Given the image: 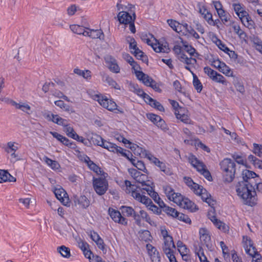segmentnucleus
I'll return each instance as SVG.
<instances>
[{
    "label": "nucleus",
    "instance_id": "54",
    "mask_svg": "<svg viewBox=\"0 0 262 262\" xmlns=\"http://www.w3.org/2000/svg\"><path fill=\"white\" fill-rule=\"evenodd\" d=\"M204 72L212 80L213 79L215 75H216L217 74L216 71L213 70V69L207 66L204 68Z\"/></svg>",
    "mask_w": 262,
    "mask_h": 262
},
{
    "label": "nucleus",
    "instance_id": "46",
    "mask_svg": "<svg viewBox=\"0 0 262 262\" xmlns=\"http://www.w3.org/2000/svg\"><path fill=\"white\" fill-rule=\"evenodd\" d=\"M51 94L52 95L54 96L55 97L58 98H62L64 100L69 102L70 99L69 98L64 95L62 92L60 91L59 90H51Z\"/></svg>",
    "mask_w": 262,
    "mask_h": 262
},
{
    "label": "nucleus",
    "instance_id": "13",
    "mask_svg": "<svg viewBox=\"0 0 262 262\" xmlns=\"http://www.w3.org/2000/svg\"><path fill=\"white\" fill-rule=\"evenodd\" d=\"M128 172L132 177L137 182L141 183L142 186L146 185V181L147 179V174H142L134 168L129 169Z\"/></svg>",
    "mask_w": 262,
    "mask_h": 262
},
{
    "label": "nucleus",
    "instance_id": "58",
    "mask_svg": "<svg viewBox=\"0 0 262 262\" xmlns=\"http://www.w3.org/2000/svg\"><path fill=\"white\" fill-rule=\"evenodd\" d=\"M54 86H55V83H53V82H46L42 86V90L45 93H47L49 91L51 92V90H53L52 89V88H54Z\"/></svg>",
    "mask_w": 262,
    "mask_h": 262
},
{
    "label": "nucleus",
    "instance_id": "23",
    "mask_svg": "<svg viewBox=\"0 0 262 262\" xmlns=\"http://www.w3.org/2000/svg\"><path fill=\"white\" fill-rule=\"evenodd\" d=\"M175 248V245L173 241L172 237H168L167 239H164V245L163 246V250L165 254L173 251V249Z\"/></svg>",
    "mask_w": 262,
    "mask_h": 262
},
{
    "label": "nucleus",
    "instance_id": "9",
    "mask_svg": "<svg viewBox=\"0 0 262 262\" xmlns=\"http://www.w3.org/2000/svg\"><path fill=\"white\" fill-rule=\"evenodd\" d=\"M104 145H103L102 147L107 149L111 152L120 153L123 156L127 158H129V156H133L132 154L129 151H127V153L124 152L123 151L124 149L123 148L118 146L115 144L108 142L106 140L104 142Z\"/></svg>",
    "mask_w": 262,
    "mask_h": 262
},
{
    "label": "nucleus",
    "instance_id": "15",
    "mask_svg": "<svg viewBox=\"0 0 262 262\" xmlns=\"http://www.w3.org/2000/svg\"><path fill=\"white\" fill-rule=\"evenodd\" d=\"M73 201L75 205H79L82 209L87 208L90 205V201L85 195H74Z\"/></svg>",
    "mask_w": 262,
    "mask_h": 262
},
{
    "label": "nucleus",
    "instance_id": "55",
    "mask_svg": "<svg viewBox=\"0 0 262 262\" xmlns=\"http://www.w3.org/2000/svg\"><path fill=\"white\" fill-rule=\"evenodd\" d=\"M173 86L175 90H177L178 92L182 94L185 96H187V93L183 90L181 84L179 80H175L173 83Z\"/></svg>",
    "mask_w": 262,
    "mask_h": 262
},
{
    "label": "nucleus",
    "instance_id": "49",
    "mask_svg": "<svg viewBox=\"0 0 262 262\" xmlns=\"http://www.w3.org/2000/svg\"><path fill=\"white\" fill-rule=\"evenodd\" d=\"M136 150V153H135V154H137V155H139L141 158H144L147 159V157L145 155L146 154H148V153L152 154L149 150H146V149L141 147H139V146H138Z\"/></svg>",
    "mask_w": 262,
    "mask_h": 262
},
{
    "label": "nucleus",
    "instance_id": "35",
    "mask_svg": "<svg viewBox=\"0 0 262 262\" xmlns=\"http://www.w3.org/2000/svg\"><path fill=\"white\" fill-rule=\"evenodd\" d=\"M132 53L138 59L141 60L143 62H147L148 58L146 55L144 54V53L140 49H136V51L134 52L131 51Z\"/></svg>",
    "mask_w": 262,
    "mask_h": 262
},
{
    "label": "nucleus",
    "instance_id": "36",
    "mask_svg": "<svg viewBox=\"0 0 262 262\" xmlns=\"http://www.w3.org/2000/svg\"><path fill=\"white\" fill-rule=\"evenodd\" d=\"M57 251L63 257L68 258L71 256L70 248L64 245L58 247L57 248Z\"/></svg>",
    "mask_w": 262,
    "mask_h": 262
},
{
    "label": "nucleus",
    "instance_id": "41",
    "mask_svg": "<svg viewBox=\"0 0 262 262\" xmlns=\"http://www.w3.org/2000/svg\"><path fill=\"white\" fill-rule=\"evenodd\" d=\"M12 104L16 108L19 109L25 113L29 114V111L30 110L31 107L28 104L24 103H17L14 101L13 102Z\"/></svg>",
    "mask_w": 262,
    "mask_h": 262
},
{
    "label": "nucleus",
    "instance_id": "22",
    "mask_svg": "<svg viewBox=\"0 0 262 262\" xmlns=\"http://www.w3.org/2000/svg\"><path fill=\"white\" fill-rule=\"evenodd\" d=\"M174 114L177 119L180 120L183 123L186 124H193V121L191 120L188 115L182 113L178 110L174 111Z\"/></svg>",
    "mask_w": 262,
    "mask_h": 262
},
{
    "label": "nucleus",
    "instance_id": "32",
    "mask_svg": "<svg viewBox=\"0 0 262 262\" xmlns=\"http://www.w3.org/2000/svg\"><path fill=\"white\" fill-rule=\"evenodd\" d=\"M108 69L111 72L114 73H119L120 72V68L115 59L111 58L110 60L108 62Z\"/></svg>",
    "mask_w": 262,
    "mask_h": 262
},
{
    "label": "nucleus",
    "instance_id": "11",
    "mask_svg": "<svg viewBox=\"0 0 262 262\" xmlns=\"http://www.w3.org/2000/svg\"><path fill=\"white\" fill-rule=\"evenodd\" d=\"M243 244L246 253L252 257H254L257 251L251 238L247 236H243Z\"/></svg>",
    "mask_w": 262,
    "mask_h": 262
},
{
    "label": "nucleus",
    "instance_id": "50",
    "mask_svg": "<svg viewBox=\"0 0 262 262\" xmlns=\"http://www.w3.org/2000/svg\"><path fill=\"white\" fill-rule=\"evenodd\" d=\"M177 215H176L175 218H177L180 221H183V222L187 224H190L191 223V220L190 219L188 216V215L179 212L178 211V213L177 214Z\"/></svg>",
    "mask_w": 262,
    "mask_h": 262
},
{
    "label": "nucleus",
    "instance_id": "17",
    "mask_svg": "<svg viewBox=\"0 0 262 262\" xmlns=\"http://www.w3.org/2000/svg\"><path fill=\"white\" fill-rule=\"evenodd\" d=\"M118 20L120 24L128 25L132 22V20L136 19V17L132 16L131 14L125 11H122L117 14Z\"/></svg>",
    "mask_w": 262,
    "mask_h": 262
},
{
    "label": "nucleus",
    "instance_id": "4",
    "mask_svg": "<svg viewBox=\"0 0 262 262\" xmlns=\"http://www.w3.org/2000/svg\"><path fill=\"white\" fill-rule=\"evenodd\" d=\"M124 184L126 187L125 192L131 194V195L137 201L148 206L152 203V201L148 197L140 194V188L137 186L132 184L128 180H125Z\"/></svg>",
    "mask_w": 262,
    "mask_h": 262
},
{
    "label": "nucleus",
    "instance_id": "30",
    "mask_svg": "<svg viewBox=\"0 0 262 262\" xmlns=\"http://www.w3.org/2000/svg\"><path fill=\"white\" fill-rule=\"evenodd\" d=\"M179 59L181 62L185 63L187 65H194L197 62L195 58H192V56L188 57L185 53H183L181 56H179Z\"/></svg>",
    "mask_w": 262,
    "mask_h": 262
},
{
    "label": "nucleus",
    "instance_id": "29",
    "mask_svg": "<svg viewBox=\"0 0 262 262\" xmlns=\"http://www.w3.org/2000/svg\"><path fill=\"white\" fill-rule=\"evenodd\" d=\"M90 142L95 145L100 146L103 147L105 141L100 136L95 134H93L90 138Z\"/></svg>",
    "mask_w": 262,
    "mask_h": 262
},
{
    "label": "nucleus",
    "instance_id": "56",
    "mask_svg": "<svg viewBox=\"0 0 262 262\" xmlns=\"http://www.w3.org/2000/svg\"><path fill=\"white\" fill-rule=\"evenodd\" d=\"M147 118L156 125L159 122L160 116L152 113H149L147 114Z\"/></svg>",
    "mask_w": 262,
    "mask_h": 262
},
{
    "label": "nucleus",
    "instance_id": "14",
    "mask_svg": "<svg viewBox=\"0 0 262 262\" xmlns=\"http://www.w3.org/2000/svg\"><path fill=\"white\" fill-rule=\"evenodd\" d=\"M54 193L56 198L64 205L69 206V199L67 193L62 187L56 188Z\"/></svg>",
    "mask_w": 262,
    "mask_h": 262
},
{
    "label": "nucleus",
    "instance_id": "21",
    "mask_svg": "<svg viewBox=\"0 0 262 262\" xmlns=\"http://www.w3.org/2000/svg\"><path fill=\"white\" fill-rule=\"evenodd\" d=\"M199 234L200 240L208 246L211 241L208 230L205 228H201L199 230Z\"/></svg>",
    "mask_w": 262,
    "mask_h": 262
},
{
    "label": "nucleus",
    "instance_id": "27",
    "mask_svg": "<svg viewBox=\"0 0 262 262\" xmlns=\"http://www.w3.org/2000/svg\"><path fill=\"white\" fill-rule=\"evenodd\" d=\"M199 195L201 196L202 200L206 202L210 206L212 207L215 205V201L211 198L210 194L205 189L203 190L202 193Z\"/></svg>",
    "mask_w": 262,
    "mask_h": 262
},
{
    "label": "nucleus",
    "instance_id": "24",
    "mask_svg": "<svg viewBox=\"0 0 262 262\" xmlns=\"http://www.w3.org/2000/svg\"><path fill=\"white\" fill-rule=\"evenodd\" d=\"M181 207L190 210L192 212L196 211L199 210L197 206L188 198H185L182 205L180 206Z\"/></svg>",
    "mask_w": 262,
    "mask_h": 262
},
{
    "label": "nucleus",
    "instance_id": "25",
    "mask_svg": "<svg viewBox=\"0 0 262 262\" xmlns=\"http://www.w3.org/2000/svg\"><path fill=\"white\" fill-rule=\"evenodd\" d=\"M9 182H15L16 178L12 176L7 170L0 169V183Z\"/></svg>",
    "mask_w": 262,
    "mask_h": 262
},
{
    "label": "nucleus",
    "instance_id": "12",
    "mask_svg": "<svg viewBox=\"0 0 262 262\" xmlns=\"http://www.w3.org/2000/svg\"><path fill=\"white\" fill-rule=\"evenodd\" d=\"M146 249L151 262H161L160 253L155 247L150 244H147Z\"/></svg>",
    "mask_w": 262,
    "mask_h": 262
},
{
    "label": "nucleus",
    "instance_id": "33",
    "mask_svg": "<svg viewBox=\"0 0 262 262\" xmlns=\"http://www.w3.org/2000/svg\"><path fill=\"white\" fill-rule=\"evenodd\" d=\"M71 30L74 33L83 35L85 36V33L86 30H85L83 26L78 25H72L70 26Z\"/></svg>",
    "mask_w": 262,
    "mask_h": 262
},
{
    "label": "nucleus",
    "instance_id": "47",
    "mask_svg": "<svg viewBox=\"0 0 262 262\" xmlns=\"http://www.w3.org/2000/svg\"><path fill=\"white\" fill-rule=\"evenodd\" d=\"M234 32L238 35L240 38L245 39L247 37L246 33L241 29L239 26L234 25L233 27Z\"/></svg>",
    "mask_w": 262,
    "mask_h": 262
},
{
    "label": "nucleus",
    "instance_id": "60",
    "mask_svg": "<svg viewBox=\"0 0 262 262\" xmlns=\"http://www.w3.org/2000/svg\"><path fill=\"white\" fill-rule=\"evenodd\" d=\"M190 189L197 195L202 193L203 190L205 189L202 186L196 183H195V185H194Z\"/></svg>",
    "mask_w": 262,
    "mask_h": 262
},
{
    "label": "nucleus",
    "instance_id": "61",
    "mask_svg": "<svg viewBox=\"0 0 262 262\" xmlns=\"http://www.w3.org/2000/svg\"><path fill=\"white\" fill-rule=\"evenodd\" d=\"M148 208L149 210H151L156 214L159 215L161 213V208L154 204L152 202L148 206Z\"/></svg>",
    "mask_w": 262,
    "mask_h": 262
},
{
    "label": "nucleus",
    "instance_id": "1",
    "mask_svg": "<svg viewBox=\"0 0 262 262\" xmlns=\"http://www.w3.org/2000/svg\"><path fill=\"white\" fill-rule=\"evenodd\" d=\"M242 175L243 180L236 184V191L245 204L253 206L257 201L255 186H256L257 192L262 193V183L259 181V176L253 171L244 169Z\"/></svg>",
    "mask_w": 262,
    "mask_h": 262
},
{
    "label": "nucleus",
    "instance_id": "20",
    "mask_svg": "<svg viewBox=\"0 0 262 262\" xmlns=\"http://www.w3.org/2000/svg\"><path fill=\"white\" fill-rule=\"evenodd\" d=\"M199 12L208 24L212 23V14L205 6H200Z\"/></svg>",
    "mask_w": 262,
    "mask_h": 262
},
{
    "label": "nucleus",
    "instance_id": "37",
    "mask_svg": "<svg viewBox=\"0 0 262 262\" xmlns=\"http://www.w3.org/2000/svg\"><path fill=\"white\" fill-rule=\"evenodd\" d=\"M193 75V85L198 93H200L203 89V85L197 76L192 72Z\"/></svg>",
    "mask_w": 262,
    "mask_h": 262
},
{
    "label": "nucleus",
    "instance_id": "42",
    "mask_svg": "<svg viewBox=\"0 0 262 262\" xmlns=\"http://www.w3.org/2000/svg\"><path fill=\"white\" fill-rule=\"evenodd\" d=\"M120 209L121 210L123 216L126 215L127 216H132L135 212L132 207L122 206L120 208Z\"/></svg>",
    "mask_w": 262,
    "mask_h": 262
},
{
    "label": "nucleus",
    "instance_id": "2",
    "mask_svg": "<svg viewBox=\"0 0 262 262\" xmlns=\"http://www.w3.org/2000/svg\"><path fill=\"white\" fill-rule=\"evenodd\" d=\"M92 97L93 100L97 101L102 107L110 112L115 113H124L122 108L118 107L116 102L112 98H108L105 95L98 93L93 95Z\"/></svg>",
    "mask_w": 262,
    "mask_h": 262
},
{
    "label": "nucleus",
    "instance_id": "43",
    "mask_svg": "<svg viewBox=\"0 0 262 262\" xmlns=\"http://www.w3.org/2000/svg\"><path fill=\"white\" fill-rule=\"evenodd\" d=\"M163 189L168 199L169 200H171V198L175 193L173 189L170 185H166L163 186Z\"/></svg>",
    "mask_w": 262,
    "mask_h": 262
},
{
    "label": "nucleus",
    "instance_id": "7",
    "mask_svg": "<svg viewBox=\"0 0 262 262\" xmlns=\"http://www.w3.org/2000/svg\"><path fill=\"white\" fill-rule=\"evenodd\" d=\"M145 155L147 157V159L150 162L157 166L160 171L163 172L165 175L170 176L173 174L172 171L170 167H167L164 162L161 161L152 154H146Z\"/></svg>",
    "mask_w": 262,
    "mask_h": 262
},
{
    "label": "nucleus",
    "instance_id": "3",
    "mask_svg": "<svg viewBox=\"0 0 262 262\" xmlns=\"http://www.w3.org/2000/svg\"><path fill=\"white\" fill-rule=\"evenodd\" d=\"M220 166L223 173L225 182L230 183L233 181L235 174L236 163L229 158L224 159L221 163Z\"/></svg>",
    "mask_w": 262,
    "mask_h": 262
},
{
    "label": "nucleus",
    "instance_id": "44",
    "mask_svg": "<svg viewBox=\"0 0 262 262\" xmlns=\"http://www.w3.org/2000/svg\"><path fill=\"white\" fill-rule=\"evenodd\" d=\"M139 213L142 219L145 220L149 225H150L151 226L156 225L155 223L151 219L150 217L146 211H145L143 210H140Z\"/></svg>",
    "mask_w": 262,
    "mask_h": 262
},
{
    "label": "nucleus",
    "instance_id": "39",
    "mask_svg": "<svg viewBox=\"0 0 262 262\" xmlns=\"http://www.w3.org/2000/svg\"><path fill=\"white\" fill-rule=\"evenodd\" d=\"M248 160L251 162L255 167H257L260 169L262 168V161L257 159L256 157L252 155H250L248 157Z\"/></svg>",
    "mask_w": 262,
    "mask_h": 262
},
{
    "label": "nucleus",
    "instance_id": "6",
    "mask_svg": "<svg viewBox=\"0 0 262 262\" xmlns=\"http://www.w3.org/2000/svg\"><path fill=\"white\" fill-rule=\"evenodd\" d=\"M189 160L190 164L198 172L202 174L207 180L209 181L212 180L211 173L206 168V166L203 162L199 160L194 155H191Z\"/></svg>",
    "mask_w": 262,
    "mask_h": 262
},
{
    "label": "nucleus",
    "instance_id": "31",
    "mask_svg": "<svg viewBox=\"0 0 262 262\" xmlns=\"http://www.w3.org/2000/svg\"><path fill=\"white\" fill-rule=\"evenodd\" d=\"M103 80L106 82L108 85L112 88L116 90H120V86L119 85L112 77L109 76L108 75H104L103 76Z\"/></svg>",
    "mask_w": 262,
    "mask_h": 262
},
{
    "label": "nucleus",
    "instance_id": "18",
    "mask_svg": "<svg viewBox=\"0 0 262 262\" xmlns=\"http://www.w3.org/2000/svg\"><path fill=\"white\" fill-rule=\"evenodd\" d=\"M132 156H129V158H127L132 163V164L135 166L138 169L142 171L145 173L148 174V171L146 169L144 163L138 159H137L136 157L133 158Z\"/></svg>",
    "mask_w": 262,
    "mask_h": 262
},
{
    "label": "nucleus",
    "instance_id": "45",
    "mask_svg": "<svg viewBox=\"0 0 262 262\" xmlns=\"http://www.w3.org/2000/svg\"><path fill=\"white\" fill-rule=\"evenodd\" d=\"M212 80L214 82L222 83V84L227 86L228 82L226 80L225 78L221 74L217 72L216 75H215Z\"/></svg>",
    "mask_w": 262,
    "mask_h": 262
},
{
    "label": "nucleus",
    "instance_id": "52",
    "mask_svg": "<svg viewBox=\"0 0 262 262\" xmlns=\"http://www.w3.org/2000/svg\"><path fill=\"white\" fill-rule=\"evenodd\" d=\"M15 143L12 142H9L7 143L6 147L5 148V150L7 153H11V152L16 151L18 147L15 146Z\"/></svg>",
    "mask_w": 262,
    "mask_h": 262
},
{
    "label": "nucleus",
    "instance_id": "16",
    "mask_svg": "<svg viewBox=\"0 0 262 262\" xmlns=\"http://www.w3.org/2000/svg\"><path fill=\"white\" fill-rule=\"evenodd\" d=\"M91 239L96 244L98 248L102 251L103 253L107 252L106 246L105 244L103 239L96 232H93L91 234Z\"/></svg>",
    "mask_w": 262,
    "mask_h": 262
},
{
    "label": "nucleus",
    "instance_id": "26",
    "mask_svg": "<svg viewBox=\"0 0 262 262\" xmlns=\"http://www.w3.org/2000/svg\"><path fill=\"white\" fill-rule=\"evenodd\" d=\"M217 67L219 70L227 76H233V72L231 71V69L225 62L223 61H219L217 62Z\"/></svg>",
    "mask_w": 262,
    "mask_h": 262
},
{
    "label": "nucleus",
    "instance_id": "48",
    "mask_svg": "<svg viewBox=\"0 0 262 262\" xmlns=\"http://www.w3.org/2000/svg\"><path fill=\"white\" fill-rule=\"evenodd\" d=\"M126 41L129 43V49H133L134 51H136V49H139L137 46V42L133 37L127 36L126 37Z\"/></svg>",
    "mask_w": 262,
    "mask_h": 262
},
{
    "label": "nucleus",
    "instance_id": "53",
    "mask_svg": "<svg viewBox=\"0 0 262 262\" xmlns=\"http://www.w3.org/2000/svg\"><path fill=\"white\" fill-rule=\"evenodd\" d=\"M163 211L165 212L167 215L171 216L173 217H176L178 211L173 208L169 206L165 207Z\"/></svg>",
    "mask_w": 262,
    "mask_h": 262
},
{
    "label": "nucleus",
    "instance_id": "57",
    "mask_svg": "<svg viewBox=\"0 0 262 262\" xmlns=\"http://www.w3.org/2000/svg\"><path fill=\"white\" fill-rule=\"evenodd\" d=\"M186 51L190 55V56L198 57L199 54L196 52V50L191 46H185Z\"/></svg>",
    "mask_w": 262,
    "mask_h": 262
},
{
    "label": "nucleus",
    "instance_id": "19",
    "mask_svg": "<svg viewBox=\"0 0 262 262\" xmlns=\"http://www.w3.org/2000/svg\"><path fill=\"white\" fill-rule=\"evenodd\" d=\"M86 33L85 34V36H89L93 39L99 38L100 40L104 39V35L103 31L101 29H90L86 28Z\"/></svg>",
    "mask_w": 262,
    "mask_h": 262
},
{
    "label": "nucleus",
    "instance_id": "62",
    "mask_svg": "<svg viewBox=\"0 0 262 262\" xmlns=\"http://www.w3.org/2000/svg\"><path fill=\"white\" fill-rule=\"evenodd\" d=\"M151 47L152 48L153 50L157 53H162L165 52L163 45L160 44L159 43H154V45H151Z\"/></svg>",
    "mask_w": 262,
    "mask_h": 262
},
{
    "label": "nucleus",
    "instance_id": "59",
    "mask_svg": "<svg viewBox=\"0 0 262 262\" xmlns=\"http://www.w3.org/2000/svg\"><path fill=\"white\" fill-rule=\"evenodd\" d=\"M253 152L259 157L262 156V145L253 144Z\"/></svg>",
    "mask_w": 262,
    "mask_h": 262
},
{
    "label": "nucleus",
    "instance_id": "34",
    "mask_svg": "<svg viewBox=\"0 0 262 262\" xmlns=\"http://www.w3.org/2000/svg\"><path fill=\"white\" fill-rule=\"evenodd\" d=\"M139 238L141 241L147 242L151 240L152 237L148 230H144L139 232Z\"/></svg>",
    "mask_w": 262,
    "mask_h": 262
},
{
    "label": "nucleus",
    "instance_id": "51",
    "mask_svg": "<svg viewBox=\"0 0 262 262\" xmlns=\"http://www.w3.org/2000/svg\"><path fill=\"white\" fill-rule=\"evenodd\" d=\"M219 17L222 20V21L225 23L228 21L229 20V14L227 13L225 10H223L220 12H217Z\"/></svg>",
    "mask_w": 262,
    "mask_h": 262
},
{
    "label": "nucleus",
    "instance_id": "5",
    "mask_svg": "<svg viewBox=\"0 0 262 262\" xmlns=\"http://www.w3.org/2000/svg\"><path fill=\"white\" fill-rule=\"evenodd\" d=\"M232 7L242 24L246 27L251 29L253 27L254 23L249 16V13L246 11L244 5L239 3H233L232 4Z\"/></svg>",
    "mask_w": 262,
    "mask_h": 262
},
{
    "label": "nucleus",
    "instance_id": "63",
    "mask_svg": "<svg viewBox=\"0 0 262 262\" xmlns=\"http://www.w3.org/2000/svg\"><path fill=\"white\" fill-rule=\"evenodd\" d=\"M156 126L163 130H166L168 129L165 121L161 117L159 118V122L156 124Z\"/></svg>",
    "mask_w": 262,
    "mask_h": 262
},
{
    "label": "nucleus",
    "instance_id": "64",
    "mask_svg": "<svg viewBox=\"0 0 262 262\" xmlns=\"http://www.w3.org/2000/svg\"><path fill=\"white\" fill-rule=\"evenodd\" d=\"M135 10V7L134 5L128 4L127 6H125L124 11L129 12L130 14H132L133 16L136 17Z\"/></svg>",
    "mask_w": 262,
    "mask_h": 262
},
{
    "label": "nucleus",
    "instance_id": "8",
    "mask_svg": "<svg viewBox=\"0 0 262 262\" xmlns=\"http://www.w3.org/2000/svg\"><path fill=\"white\" fill-rule=\"evenodd\" d=\"M93 186L96 192L99 195L104 194L108 189V182L105 178H93Z\"/></svg>",
    "mask_w": 262,
    "mask_h": 262
},
{
    "label": "nucleus",
    "instance_id": "10",
    "mask_svg": "<svg viewBox=\"0 0 262 262\" xmlns=\"http://www.w3.org/2000/svg\"><path fill=\"white\" fill-rule=\"evenodd\" d=\"M108 214L112 219L115 222L119 224L126 226L127 225L128 220L124 217L117 210L110 208L108 209Z\"/></svg>",
    "mask_w": 262,
    "mask_h": 262
},
{
    "label": "nucleus",
    "instance_id": "38",
    "mask_svg": "<svg viewBox=\"0 0 262 262\" xmlns=\"http://www.w3.org/2000/svg\"><path fill=\"white\" fill-rule=\"evenodd\" d=\"M52 122L56 123L59 125L61 126H67V120L64 119L60 117H59L58 115H52Z\"/></svg>",
    "mask_w": 262,
    "mask_h": 262
},
{
    "label": "nucleus",
    "instance_id": "40",
    "mask_svg": "<svg viewBox=\"0 0 262 262\" xmlns=\"http://www.w3.org/2000/svg\"><path fill=\"white\" fill-rule=\"evenodd\" d=\"M185 198L186 197L183 196L181 193L175 192L174 194L170 200L173 201L174 203L180 206Z\"/></svg>",
    "mask_w": 262,
    "mask_h": 262
},
{
    "label": "nucleus",
    "instance_id": "28",
    "mask_svg": "<svg viewBox=\"0 0 262 262\" xmlns=\"http://www.w3.org/2000/svg\"><path fill=\"white\" fill-rule=\"evenodd\" d=\"M54 104L58 107L69 114L75 113L74 108L68 104H66L62 100H59L54 101Z\"/></svg>",
    "mask_w": 262,
    "mask_h": 262
}]
</instances>
